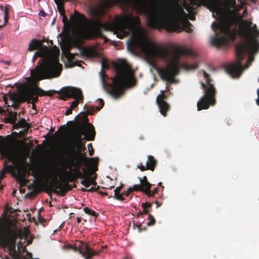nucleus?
Instances as JSON below:
<instances>
[{
  "label": "nucleus",
  "mask_w": 259,
  "mask_h": 259,
  "mask_svg": "<svg viewBox=\"0 0 259 259\" xmlns=\"http://www.w3.org/2000/svg\"><path fill=\"white\" fill-rule=\"evenodd\" d=\"M57 93L61 96L60 99L66 100L68 98H74L75 101L71 102L70 108L72 109L77 107L78 103L83 101V95L80 89L66 87L61 89Z\"/></svg>",
  "instance_id": "9d476101"
},
{
  "label": "nucleus",
  "mask_w": 259,
  "mask_h": 259,
  "mask_svg": "<svg viewBox=\"0 0 259 259\" xmlns=\"http://www.w3.org/2000/svg\"><path fill=\"white\" fill-rule=\"evenodd\" d=\"M121 188L122 186H119L116 188V189L114 190V195L113 198L118 200L123 201L125 200V198H123L122 194H121V193H120V191Z\"/></svg>",
  "instance_id": "f3484780"
},
{
  "label": "nucleus",
  "mask_w": 259,
  "mask_h": 259,
  "mask_svg": "<svg viewBox=\"0 0 259 259\" xmlns=\"http://www.w3.org/2000/svg\"><path fill=\"white\" fill-rule=\"evenodd\" d=\"M30 91L31 93H36L38 96H46V92L40 88L37 85L35 86L34 88H30Z\"/></svg>",
  "instance_id": "a211bd4d"
},
{
  "label": "nucleus",
  "mask_w": 259,
  "mask_h": 259,
  "mask_svg": "<svg viewBox=\"0 0 259 259\" xmlns=\"http://www.w3.org/2000/svg\"><path fill=\"white\" fill-rule=\"evenodd\" d=\"M142 231H145L146 230V227L142 228Z\"/></svg>",
  "instance_id": "603ef678"
},
{
  "label": "nucleus",
  "mask_w": 259,
  "mask_h": 259,
  "mask_svg": "<svg viewBox=\"0 0 259 259\" xmlns=\"http://www.w3.org/2000/svg\"><path fill=\"white\" fill-rule=\"evenodd\" d=\"M134 226H135L136 227H137V228L138 229V232L139 233L142 232V224L141 223H139L138 224H136V225H135L134 224Z\"/></svg>",
  "instance_id": "72a5a7b5"
},
{
  "label": "nucleus",
  "mask_w": 259,
  "mask_h": 259,
  "mask_svg": "<svg viewBox=\"0 0 259 259\" xmlns=\"http://www.w3.org/2000/svg\"><path fill=\"white\" fill-rule=\"evenodd\" d=\"M67 127L65 126V125L63 126H61L57 132H56L54 135H58L59 134V132H60L61 136H64L66 133Z\"/></svg>",
  "instance_id": "393cba45"
},
{
  "label": "nucleus",
  "mask_w": 259,
  "mask_h": 259,
  "mask_svg": "<svg viewBox=\"0 0 259 259\" xmlns=\"http://www.w3.org/2000/svg\"><path fill=\"white\" fill-rule=\"evenodd\" d=\"M140 140H143L144 139V137H140Z\"/></svg>",
  "instance_id": "6e6d98bb"
},
{
  "label": "nucleus",
  "mask_w": 259,
  "mask_h": 259,
  "mask_svg": "<svg viewBox=\"0 0 259 259\" xmlns=\"http://www.w3.org/2000/svg\"><path fill=\"white\" fill-rule=\"evenodd\" d=\"M32 109H35V110L36 109H35V103H32Z\"/></svg>",
  "instance_id": "de8ad7c7"
},
{
  "label": "nucleus",
  "mask_w": 259,
  "mask_h": 259,
  "mask_svg": "<svg viewBox=\"0 0 259 259\" xmlns=\"http://www.w3.org/2000/svg\"><path fill=\"white\" fill-rule=\"evenodd\" d=\"M9 10H10L9 6H6L5 7L4 10V24L2 25H0V28H2L4 26H5L6 24H7V23L8 22V20H9Z\"/></svg>",
  "instance_id": "6ab92c4d"
},
{
  "label": "nucleus",
  "mask_w": 259,
  "mask_h": 259,
  "mask_svg": "<svg viewBox=\"0 0 259 259\" xmlns=\"http://www.w3.org/2000/svg\"><path fill=\"white\" fill-rule=\"evenodd\" d=\"M3 100L5 101V104L8 105V106H10L8 104V98L5 95L3 96Z\"/></svg>",
  "instance_id": "e433bc0d"
},
{
  "label": "nucleus",
  "mask_w": 259,
  "mask_h": 259,
  "mask_svg": "<svg viewBox=\"0 0 259 259\" xmlns=\"http://www.w3.org/2000/svg\"><path fill=\"white\" fill-rule=\"evenodd\" d=\"M246 10H244V13L245 12H246Z\"/></svg>",
  "instance_id": "bf43d9fd"
},
{
  "label": "nucleus",
  "mask_w": 259,
  "mask_h": 259,
  "mask_svg": "<svg viewBox=\"0 0 259 259\" xmlns=\"http://www.w3.org/2000/svg\"><path fill=\"white\" fill-rule=\"evenodd\" d=\"M140 183L148 182L147 178L146 176H144L142 179H140Z\"/></svg>",
  "instance_id": "4c0bfd02"
},
{
  "label": "nucleus",
  "mask_w": 259,
  "mask_h": 259,
  "mask_svg": "<svg viewBox=\"0 0 259 259\" xmlns=\"http://www.w3.org/2000/svg\"><path fill=\"white\" fill-rule=\"evenodd\" d=\"M90 180L91 181V185H96V182H95V180L92 179L90 176Z\"/></svg>",
  "instance_id": "c9c22d12"
},
{
  "label": "nucleus",
  "mask_w": 259,
  "mask_h": 259,
  "mask_svg": "<svg viewBox=\"0 0 259 259\" xmlns=\"http://www.w3.org/2000/svg\"><path fill=\"white\" fill-rule=\"evenodd\" d=\"M29 175V171L24 167L21 170H18L17 174L16 180L22 186L25 185L28 183L26 179L27 175Z\"/></svg>",
  "instance_id": "4468645a"
},
{
  "label": "nucleus",
  "mask_w": 259,
  "mask_h": 259,
  "mask_svg": "<svg viewBox=\"0 0 259 259\" xmlns=\"http://www.w3.org/2000/svg\"><path fill=\"white\" fill-rule=\"evenodd\" d=\"M127 48L133 53L140 51L150 59H159L167 63L166 67L159 68L158 72L160 78L169 83L176 82L175 76L181 68L190 70H194L198 67L197 64L180 63V56L185 54L186 52L184 48L172 46L170 51L166 48L158 47L143 34L132 35L127 43Z\"/></svg>",
  "instance_id": "f03ea898"
},
{
  "label": "nucleus",
  "mask_w": 259,
  "mask_h": 259,
  "mask_svg": "<svg viewBox=\"0 0 259 259\" xmlns=\"http://www.w3.org/2000/svg\"><path fill=\"white\" fill-rule=\"evenodd\" d=\"M99 193H100V194H101V195H107L106 192H102V191H99Z\"/></svg>",
  "instance_id": "a18cd8bd"
},
{
  "label": "nucleus",
  "mask_w": 259,
  "mask_h": 259,
  "mask_svg": "<svg viewBox=\"0 0 259 259\" xmlns=\"http://www.w3.org/2000/svg\"><path fill=\"white\" fill-rule=\"evenodd\" d=\"M114 188V186H111L109 187V189H111L112 188Z\"/></svg>",
  "instance_id": "13d9d810"
},
{
  "label": "nucleus",
  "mask_w": 259,
  "mask_h": 259,
  "mask_svg": "<svg viewBox=\"0 0 259 259\" xmlns=\"http://www.w3.org/2000/svg\"><path fill=\"white\" fill-rule=\"evenodd\" d=\"M151 184L148 182H141L140 186L142 187V192H144L146 195L150 196V189Z\"/></svg>",
  "instance_id": "dca6fc26"
},
{
  "label": "nucleus",
  "mask_w": 259,
  "mask_h": 259,
  "mask_svg": "<svg viewBox=\"0 0 259 259\" xmlns=\"http://www.w3.org/2000/svg\"><path fill=\"white\" fill-rule=\"evenodd\" d=\"M226 6L230 9H236L235 0H229L226 2Z\"/></svg>",
  "instance_id": "b1692460"
},
{
  "label": "nucleus",
  "mask_w": 259,
  "mask_h": 259,
  "mask_svg": "<svg viewBox=\"0 0 259 259\" xmlns=\"http://www.w3.org/2000/svg\"><path fill=\"white\" fill-rule=\"evenodd\" d=\"M257 96L258 98L256 100V103L258 105H259V89L257 90Z\"/></svg>",
  "instance_id": "a19ab883"
},
{
  "label": "nucleus",
  "mask_w": 259,
  "mask_h": 259,
  "mask_svg": "<svg viewBox=\"0 0 259 259\" xmlns=\"http://www.w3.org/2000/svg\"><path fill=\"white\" fill-rule=\"evenodd\" d=\"M202 72L203 77L206 80V83H201L204 94L197 102V107L198 111L207 109L210 106H213L216 103L217 90L214 84L211 83L212 79L210 78L209 74L205 71L203 70Z\"/></svg>",
  "instance_id": "6e6552de"
},
{
  "label": "nucleus",
  "mask_w": 259,
  "mask_h": 259,
  "mask_svg": "<svg viewBox=\"0 0 259 259\" xmlns=\"http://www.w3.org/2000/svg\"><path fill=\"white\" fill-rule=\"evenodd\" d=\"M5 259H9L8 257H6Z\"/></svg>",
  "instance_id": "052dcab7"
},
{
  "label": "nucleus",
  "mask_w": 259,
  "mask_h": 259,
  "mask_svg": "<svg viewBox=\"0 0 259 259\" xmlns=\"http://www.w3.org/2000/svg\"><path fill=\"white\" fill-rule=\"evenodd\" d=\"M77 222L79 224L81 222V217H77L76 218Z\"/></svg>",
  "instance_id": "79ce46f5"
},
{
  "label": "nucleus",
  "mask_w": 259,
  "mask_h": 259,
  "mask_svg": "<svg viewBox=\"0 0 259 259\" xmlns=\"http://www.w3.org/2000/svg\"><path fill=\"white\" fill-rule=\"evenodd\" d=\"M194 18H195V17H192L190 18V19H191V20H194Z\"/></svg>",
  "instance_id": "4d7b16f0"
},
{
  "label": "nucleus",
  "mask_w": 259,
  "mask_h": 259,
  "mask_svg": "<svg viewBox=\"0 0 259 259\" xmlns=\"http://www.w3.org/2000/svg\"><path fill=\"white\" fill-rule=\"evenodd\" d=\"M199 5L211 7L220 18L219 23L213 22L211 27L215 32V36L211 38V45L217 48H220L227 45L229 41H234L237 35L236 27L231 28L234 25V21L225 16L221 8L216 4L215 0H195Z\"/></svg>",
  "instance_id": "39448f33"
},
{
  "label": "nucleus",
  "mask_w": 259,
  "mask_h": 259,
  "mask_svg": "<svg viewBox=\"0 0 259 259\" xmlns=\"http://www.w3.org/2000/svg\"><path fill=\"white\" fill-rule=\"evenodd\" d=\"M83 211H84V212L85 213L88 214L89 215L95 217L96 218H97L99 215L98 213L95 212L94 210L90 209L88 207H84L83 208Z\"/></svg>",
  "instance_id": "4be33fe9"
},
{
  "label": "nucleus",
  "mask_w": 259,
  "mask_h": 259,
  "mask_svg": "<svg viewBox=\"0 0 259 259\" xmlns=\"http://www.w3.org/2000/svg\"><path fill=\"white\" fill-rule=\"evenodd\" d=\"M72 108H71L70 107V108H67L66 111V112H65V115H69L71 114H72Z\"/></svg>",
  "instance_id": "f704fd0d"
},
{
  "label": "nucleus",
  "mask_w": 259,
  "mask_h": 259,
  "mask_svg": "<svg viewBox=\"0 0 259 259\" xmlns=\"http://www.w3.org/2000/svg\"><path fill=\"white\" fill-rule=\"evenodd\" d=\"M53 95V94L52 93L51 91L46 92V96H52Z\"/></svg>",
  "instance_id": "58836bf2"
},
{
  "label": "nucleus",
  "mask_w": 259,
  "mask_h": 259,
  "mask_svg": "<svg viewBox=\"0 0 259 259\" xmlns=\"http://www.w3.org/2000/svg\"><path fill=\"white\" fill-rule=\"evenodd\" d=\"M93 152H93V151H90V152H89V155H90V156H92V155H93Z\"/></svg>",
  "instance_id": "09e8293b"
},
{
  "label": "nucleus",
  "mask_w": 259,
  "mask_h": 259,
  "mask_svg": "<svg viewBox=\"0 0 259 259\" xmlns=\"http://www.w3.org/2000/svg\"><path fill=\"white\" fill-rule=\"evenodd\" d=\"M39 15L41 16L45 17L46 15V14H45V12L42 10V11H40Z\"/></svg>",
  "instance_id": "ea45409f"
},
{
  "label": "nucleus",
  "mask_w": 259,
  "mask_h": 259,
  "mask_svg": "<svg viewBox=\"0 0 259 259\" xmlns=\"http://www.w3.org/2000/svg\"><path fill=\"white\" fill-rule=\"evenodd\" d=\"M189 25L186 26L185 28V31L188 33H191L192 32V29L191 28L190 26V24L188 22Z\"/></svg>",
  "instance_id": "2f4dec72"
},
{
  "label": "nucleus",
  "mask_w": 259,
  "mask_h": 259,
  "mask_svg": "<svg viewBox=\"0 0 259 259\" xmlns=\"http://www.w3.org/2000/svg\"><path fill=\"white\" fill-rule=\"evenodd\" d=\"M32 254L30 253V257H31Z\"/></svg>",
  "instance_id": "680f3d73"
},
{
  "label": "nucleus",
  "mask_w": 259,
  "mask_h": 259,
  "mask_svg": "<svg viewBox=\"0 0 259 259\" xmlns=\"http://www.w3.org/2000/svg\"><path fill=\"white\" fill-rule=\"evenodd\" d=\"M10 100L12 102L11 106L16 109L23 102L35 103L38 101V96L36 93H31L30 88L19 94H10Z\"/></svg>",
  "instance_id": "1a4fd4ad"
},
{
  "label": "nucleus",
  "mask_w": 259,
  "mask_h": 259,
  "mask_svg": "<svg viewBox=\"0 0 259 259\" xmlns=\"http://www.w3.org/2000/svg\"><path fill=\"white\" fill-rule=\"evenodd\" d=\"M89 147H91L92 148V149H93V147H92V144L90 143L88 145V147L89 148Z\"/></svg>",
  "instance_id": "3c124183"
},
{
  "label": "nucleus",
  "mask_w": 259,
  "mask_h": 259,
  "mask_svg": "<svg viewBox=\"0 0 259 259\" xmlns=\"http://www.w3.org/2000/svg\"><path fill=\"white\" fill-rule=\"evenodd\" d=\"M3 186L2 185H0V191L3 190Z\"/></svg>",
  "instance_id": "8fccbe9b"
},
{
  "label": "nucleus",
  "mask_w": 259,
  "mask_h": 259,
  "mask_svg": "<svg viewBox=\"0 0 259 259\" xmlns=\"http://www.w3.org/2000/svg\"><path fill=\"white\" fill-rule=\"evenodd\" d=\"M157 162L153 156L149 155L148 156V160L146 162V166H145L142 163H140L138 165L137 167L141 171H143L146 170H150L153 171Z\"/></svg>",
  "instance_id": "ddd939ff"
},
{
  "label": "nucleus",
  "mask_w": 259,
  "mask_h": 259,
  "mask_svg": "<svg viewBox=\"0 0 259 259\" xmlns=\"http://www.w3.org/2000/svg\"><path fill=\"white\" fill-rule=\"evenodd\" d=\"M92 15L96 18L95 20H89L86 17L77 10L70 15V23L76 30L72 32L69 39L74 45H79L84 40H91L97 37L106 38L102 33L101 29L106 31H114L118 37L122 38L128 35L133 30L132 24H139L140 19L131 17L128 21L120 23H103L101 20L102 11L95 9L92 11Z\"/></svg>",
  "instance_id": "7ed1b4c3"
},
{
  "label": "nucleus",
  "mask_w": 259,
  "mask_h": 259,
  "mask_svg": "<svg viewBox=\"0 0 259 259\" xmlns=\"http://www.w3.org/2000/svg\"><path fill=\"white\" fill-rule=\"evenodd\" d=\"M131 189L133 191H141L142 192V187L140 185H135L133 186Z\"/></svg>",
  "instance_id": "bb28decb"
},
{
  "label": "nucleus",
  "mask_w": 259,
  "mask_h": 259,
  "mask_svg": "<svg viewBox=\"0 0 259 259\" xmlns=\"http://www.w3.org/2000/svg\"><path fill=\"white\" fill-rule=\"evenodd\" d=\"M81 190H82V191H88V189H85V188H84V189H83V188L81 189Z\"/></svg>",
  "instance_id": "864d4df0"
},
{
  "label": "nucleus",
  "mask_w": 259,
  "mask_h": 259,
  "mask_svg": "<svg viewBox=\"0 0 259 259\" xmlns=\"http://www.w3.org/2000/svg\"><path fill=\"white\" fill-rule=\"evenodd\" d=\"M104 105V102L102 99L100 100V102L99 103L98 106L96 107V110L97 111H99L101 110V108H103V106Z\"/></svg>",
  "instance_id": "c756f323"
},
{
  "label": "nucleus",
  "mask_w": 259,
  "mask_h": 259,
  "mask_svg": "<svg viewBox=\"0 0 259 259\" xmlns=\"http://www.w3.org/2000/svg\"><path fill=\"white\" fill-rule=\"evenodd\" d=\"M39 44V42L38 40L35 39H32L29 45L28 50L29 51H32L36 50Z\"/></svg>",
  "instance_id": "aec40b11"
},
{
  "label": "nucleus",
  "mask_w": 259,
  "mask_h": 259,
  "mask_svg": "<svg viewBox=\"0 0 259 259\" xmlns=\"http://www.w3.org/2000/svg\"><path fill=\"white\" fill-rule=\"evenodd\" d=\"M95 112L92 107H87L85 113L82 116L78 115L79 121L76 122V127L74 140L72 144L69 145L65 150V154L69 157L71 166L74 167L75 171H62L65 174V177L60 182L58 179L59 173L53 169V171H40L36 167H34L31 171V175L36 180L44 181L46 186L54 193L64 196L71 188L69 181H74L77 177L83 179L81 184L86 188L91 185L89 175H84L79 170V167L83 162L94 160V158H87L83 154L77 151L76 148L81 145V135H84V139L88 141H93L95 138L96 132L93 125L89 122L88 115H93Z\"/></svg>",
  "instance_id": "f257e3e1"
},
{
  "label": "nucleus",
  "mask_w": 259,
  "mask_h": 259,
  "mask_svg": "<svg viewBox=\"0 0 259 259\" xmlns=\"http://www.w3.org/2000/svg\"><path fill=\"white\" fill-rule=\"evenodd\" d=\"M17 118V113L16 112H11L10 113L9 117H8V120L9 122L11 123H13L15 122Z\"/></svg>",
  "instance_id": "5701e85b"
},
{
  "label": "nucleus",
  "mask_w": 259,
  "mask_h": 259,
  "mask_svg": "<svg viewBox=\"0 0 259 259\" xmlns=\"http://www.w3.org/2000/svg\"><path fill=\"white\" fill-rule=\"evenodd\" d=\"M167 90V87H166L165 90L161 91V94L157 96L156 99V101L159 108V111L161 114L164 116H166V113L169 109L168 104L164 101V99H166L167 97V95L165 94Z\"/></svg>",
  "instance_id": "f8f14e48"
},
{
  "label": "nucleus",
  "mask_w": 259,
  "mask_h": 259,
  "mask_svg": "<svg viewBox=\"0 0 259 259\" xmlns=\"http://www.w3.org/2000/svg\"><path fill=\"white\" fill-rule=\"evenodd\" d=\"M99 188V186H97V187H96V185H95L94 187H92L91 188L88 189V191L90 192L97 191Z\"/></svg>",
  "instance_id": "7c9ffc66"
},
{
  "label": "nucleus",
  "mask_w": 259,
  "mask_h": 259,
  "mask_svg": "<svg viewBox=\"0 0 259 259\" xmlns=\"http://www.w3.org/2000/svg\"><path fill=\"white\" fill-rule=\"evenodd\" d=\"M2 153L3 156L8 158L11 161H13L16 159V156L15 152L9 147H4L3 148Z\"/></svg>",
  "instance_id": "2eb2a0df"
},
{
  "label": "nucleus",
  "mask_w": 259,
  "mask_h": 259,
  "mask_svg": "<svg viewBox=\"0 0 259 259\" xmlns=\"http://www.w3.org/2000/svg\"><path fill=\"white\" fill-rule=\"evenodd\" d=\"M2 126V125L0 126V128H1Z\"/></svg>",
  "instance_id": "e2e57ef3"
},
{
  "label": "nucleus",
  "mask_w": 259,
  "mask_h": 259,
  "mask_svg": "<svg viewBox=\"0 0 259 259\" xmlns=\"http://www.w3.org/2000/svg\"><path fill=\"white\" fill-rule=\"evenodd\" d=\"M158 191V189L157 188H155L153 191H151V190H150V194H151V195H150V196H148V197H153V196L155 195V194L157 193Z\"/></svg>",
  "instance_id": "473e14b6"
},
{
  "label": "nucleus",
  "mask_w": 259,
  "mask_h": 259,
  "mask_svg": "<svg viewBox=\"0 0 259 259\" xmlns=\"http://www.w3.org/2000/svg\"><path fill=\"white\" fill-rule=\"evenodd\" d=\"M131 192H132V190L131 188H129L127 191L123 192L121 194H122L123 197L124 198V196H128Z\"/></svg>",
  "instance_id": "c85d7f7f"
},
{
  "label": "nucleus",
  "mask_w": 259,
  "mask_h": 259,
  "mask_svg": "<svg viewBox=\"0 0 259 259\" xmlns=\"http://www.w3.org/2000/svg\"><path fill=\"white\" fill-rule=\"evenodd\" d=\"M152 206V203L146 202L144 203H142V207L143 208V210L142 211V214H148L149 210L148 208H151Z\"/></svg>",
  "instance_id": "412c9836"
},
{
  "label": "nucleus",
  "mask_w": 259,
  "mask_h": 259,
  "mask_svg": "<svg viewBox=\"0 0 259 259\" xmlns=\"http://www.w3.org/2000/svg\"><path fill=\"white\" fill-rule=\"evenodd\" d=\"M155 203L157 204V207H159L160 206H161V204L160 203H159L158 201H155Z\"/></svg>",
  "instance_id": "37998d69"
},
{
  "label": "nucleus",
  "mask_w": 259,
  "mask_h": 259,
  "mask_svg": "<svg viewBox=\"0 0 259 259\" xmlns=\"http://www.w3.org/2000/svg\"><path fill=\"white\" fill-rule=\"evenodd\" d=\"M162 183L161 182H159L158 184V186H161L162 185Z\"/></svg>",
  "instance_id": "5fc2aeb1"
},
{
  "label": "nucleus",
  "mask_w": 259,
  "mask_h": 259,
  "mask_svg": "<svg viewBox=\"0 0 259 259\" xmlns=\"http://www.w3.org/2000/svg\"><path fill=\"white\" fill-rule=\"evenodd\" d=\"M148 220L149 221L147 223L148 226H153L155 224L156 221L154 217L151 214H149L148 215Z\"/></svg>",
  "instance_id": "a878e982"
},
{
  "label": "nucleus",
  "mask_w": 259,
  "mask_h": 259,
  "mask_svg": "<svg viewBox=\"0 0 259 259\" xmlns=\"http://www.w3.org/2000/svg\"><path fill=\"white\" fill-rule=\"evenodd\" d=\"M107 65L104 61L102 62V69L100 72V78L104 87L110 88V94L115 98L119 97L123 93V85L128 84L134 85L136 79L134 77V72L131 67L124 60H120L114 64L116 71L115 78L112 79V83H108L109 76L105 74L104 68Z\"/></svg>",
  "instance_id": "0eeeda50"
},
{
  "label": "nucleus",
  "mask_w": 259,
  "mask_h": 259,
  "mask_svg": "<svg viewBox=\"0 0 259 259\" xmlns=\"http://www.w3.org/2000/svg\"><path fill=\"white\" fill-rule=\"evenodd\" d=\"M242 36L247 40L235 46L236 60L235 62L225 66L226 71L233 77H239L243 70L248 68L253 61V58L249 57L245 66L242 65V61L245 54L253 55L259 51V42L256 37L259 36V31L255 24L252 25L250 21H242Z\"/></svg>",
  "instance_id": "20e7f679"
},
{
  "label": "nucleus",
  "mask_w": 259,
  "mask_h": 259,
  "mask_svg": "<svg viewBox=\"0 0 259 259\" xmlns=\"http://www.w3.org/2000/svg\"><path fill=\"white\" fill-rule=\"evenodd\" d=\"M18 124L21 127H24L26 125V122L24 119L21 118L18 122Z\"/></svg>",
  "instance_id": "cd10ccee"
},
{
  "label": "nucleus",
  "mask_w": 259,
  "mask_h": 259,
  "mask_svg": "<svg viewBox=\"0 0 259 259\" xmlns=\"http://www.w3.org/2000/svg\"><path fill=\"white\" fill-rule=\"evenodd\" d=\"M70 248L75 251H78L85 259H91L95 255L98 254L99 252L91 249L89 245L82 241H79L75 247L70 245Z\"/></svg>",
  "instance_id": "9b49d317"
},
{
  "label": "nucleus",
  "mask_w": 259,
  "mask_h": 259,
  "mask_svg": "<svg viewBox=\"0 0 259 259\" xmlns=\"http://www.w3.org/2000/svg\"><path fill=\"white\" fill-rule=\"evenodd\" d=\"M143 215L142 213V211L139 210V211L137 213V216L138 217H139L140 215Z\"/></svg>",
  "instance_id": "c03bdc74"
},
{
  "label": "nucleus",
  "mask_w": 259,
  "mask_h": 259,
  "mask_svg": "<svg viewBox=\"0 0 259 259\" xmlns=\"http://www.w3.org/2000/svg\"><path fill=\"white\" fill-rule=\"evenodd\" d=\"M38 57L41 58L38 64L34 69L30 70V75L34 80L51 79L60 76L62 66L59 63L57 55L45 47L35 53L32 62L34 63L35 60Z\"/></svg>",
  "instance_id": "423d86ee"
},
{
  "label": "nucleus",
  "mask_w": 259,
  "mask_h": 259,
  "mask_svg": "<svg viewBox=\"0 0 259 259\" xmlns=\"http://www.w3.org/2000/svg\"><path fill=\"white\" fill-rule=\"evenodd\" d=\"M4 112L5 110L1 107H0V114Z\"/></svg>",
  "instance_id": "49530a36"
}]
</instances>
